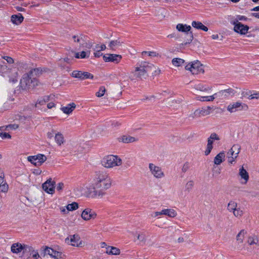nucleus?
<instances>
[{
    "label": "nucleus",
    "mask_w": 259,
    "mask_h": 259,
    "mask_svg": "<svg viewBox=\"0 0 259 259\" xmlns=\"http://www.w3.org/2000/svg\"><path fill=\"white\" fill-rule=\"evenodd\" d=\"M95 52L94 53V56L96 58H99L100 56H103V53H101V52L98 51V50H94Z\"/></svg>",
    "instance_id": "nucleus-60"
},
{
    "label": "nucleus",
    "mask_w": 259,
    "mask_h": 259,
    "mask_svg": "<svg viewBox=\"0 0 259 259\" xmlns=\"http://www.w3.org/2000/svg\"><path fill=\"white\" fill-rule=\"evenodd\" d=\"M111 184L112 180L107 173L101 171L96 172L93 183L95 188L107 190L111 187Z\"/></svg>",
    "instance_id": "nucleus-2"
},
{
    "label": "nucleus",
    "mask_w": 259,
    "mask_h": 259,
    "mask_svg": "<svg viewBox=\"0 0 259 259\" xmlns=\"http://www.w3.org/2000/svg\"><path fill=\"white\" fill-rule=\"evenodd\" d=\"M37 85V81L35 78L29 74H24L20 80V85L22 89L26 90Z\"/></svg>",
    "instance_id": "nucleus-4"
},
{
    "label": "nucleus",
    "mask_w": 259,
    "mask_h": 259,
    "mask_svg": "<svg viewBox=\"0 0 259 259\" xmlns=\"http://www.w3.org/2000/svg\"><path fill=\"white\" fill-rule=\"evenodd\" d=\"M248 19L244 16L237 15L236 18L231 22L234 26L237 25V23H241L239 21H247Z\"/></svg>",
    "instance_id": "nucleus-34"
},
{
    "label": "nucleus",
    "mask_w": 259,
    "mask_h": 259,
    "mask_svg": "<svg viewBox=\"0 0 259 259\" xmlns=\"http://www.w3.org/2000/svg\"><path fill=\"white\" fill-rule=\"evenodd\" d=\"M78 204L76 202H73L72 203L68 204L66 206V209L67 211L76 210L77 208H78Z\"/></svg>",
    "instance_id": "nucleus-36"
},
{
    "label": "nucleus",
    "mask_w": 259,
    "mask_h": 259,
    "mask_svg": "<svg viewBox=\"0 0 259 259\" xmlns=\"http://www.w3.org/2000/svg\"><path fill=\"white\" fill-rule=\"evenodd\" d=\"M44 251L45 253L50 255L54 258L60 259L63 258V255L61 252L56 251L52 248L46 246L45 247Z\"/></svg>",
    "instance_id": "nucleus-15"
},
{
    "label": "nucleus",
    "mask_w": 259,
    "mask_h": 259,
    "mask_svg": "<svg viewBox=\"0 0 259 259\" xmlns=\"http://www.w3.org/2000/svg\"><path fill=\"white\" fill-rule=\"evenodd\" d=\"M185 69L191 71L193 74L203 73L204 72L203 65L198 60L187 64L185 66Z\"/></svg>",
    "instance_id": "nucleus-5"
},
{
    "label": "nucleus",
    "mask_w": 259,
    "mask_h": 259,
    "mask_svg": "<svg viewBox=\"0 0 259 259\" xmlns=\"http://www.w3.org/2000/svg\"><path fill=\"white\" fill-rule=\"evenodd\" d=\"M137 239L140 241L145 242L146 241V235L143 233L138 234L137 236Z\"/></svg>",
    "instance_id": "nucleus-48"
},
{
    "label": "nucleus",
    "mask_w": 259,
    "mask_h": 259,
    "mask_svg": "<svg viewBox=\"0 0 259 259\" xmlns=\"http://www.w3.org/2000/svg\"><path fill=\"white\" fill-rule=\"evenodd\" d=\"M236 208L237 203L234 201H230L228 204L227 208L230 211L233 212Z\"/></svg>",
    "instance_id": "nucleus-38"
},
{
    "label": "nucleus",
    "mask_w": 259,
    "mask_h": 259,
    "mask_svg": "<svg viewBox=\"0 0 259 259\" xmlns=\"http://www.w3.org/2000/svg\"><path fill=\"white\" fill-rule=\"evenodd\" d=\"M185 61L180 58H174L172 60V63L175 66H180L184 63Z\"/></svg>",
    "instance_id": "nucleus-37"
},
{
    "label": "nucleus",
    "mask_w": 259,
    "mask_h": 259,
    "mask_svg": "<svg viewBox=\"0 0 259 259\" xmlns=\"http://www.w3.org/2000/svg\"><path fill=\"white\" fill-rule=\"evenodd\" d=\"M241 147L239 145H234L231 149L229 150L228 154L231 155V156H235V157H237L238 154L240 152Z\"/></svg>",
    "instance_id": "nucleus-25"
},
{
    "label": "nucleus",
    "mask_w": 259,
    "mask_h": 259,
    "mask_svg": "<svg viewBox=\"0 0 259 259\" xmlns=\"http://www.w3.org/2000/svg\"><path fill=\"white\" fill-rule=\"evenodd\" d=\"M217 94H214L212 96H198L197 97V100H199L200 101H212L214 99V96L217 95Z\"/></svg>",
    "instance_id": "nucleus-31"
},
{
    "label": "nucleus",
    "mask_w": 259,
    "mask_h": 259,
    "mask_svg": "<svg viewBox=\"0 0 259 259\" xmlns=\"http://www.w3.org/2000/svg\"><path fill=\"white\" fill-rule=\"evenodd\" d=\"M189 167H190V164H189V163L188 162H185L184 164V165H183V167L182 168V172H183L184 173L186 172L188 170Z\"/></svg>",
    "instance_id": "nucleus-47"
},
{
    "label": "nucleus",
    "mask_w": 259,
    "mask_h": 259,
    "mask_svg": "<svg viewBox=\"0 0 259 259\" xmlns=\"http://www.w3.org/2000/svg\"><path fill=\"white\" fill-rule=\"evenodd\" d=\"M119 141L124 143H131L137 141L138 139L134 137L124 135L118 138Z\"/></svg>",
    "instance_id": "nucleus-22"
},
{
    "label": "nucleus",
    "mask_w": 259,
    "mask_h": 259,
    "mask_svg": "<svg viewBox=\"0 0 259 259\" xmlns=\"http://www.w3.org/2000/svg\"><path fill=\"white\" fill-rule=\"evenodd\" d=\"M237 157H235V156L234 155V156H232L231 157H229V162L230 163H232L233 162H234L235 160V159Z\"/></svg>",
    "instance_id": "nucleus-61"
},
{
    "label": "nucleus",
    "mask_w": 259,
    "mask_h": 259,
    "mask_svg": "<svg viewBox=\"0 0 259 259\" xmlns=\"http://www.w3.org/2000/svg\"><path fill=\"white\" fill-rule=\"evenodd\" d=\"M45 103V101H44V100L43 99V98L41 97V98H39L38 100H37V101L35 104V106L36 107H38V105H43Z\"/></svg>",
    "instance_id": "nucleus-57"
},
{
    "label": "nucleus",
    "mask_w": 259,
    "mask_h": 259,
    "mask_svg": "<svg viewBox=\"0 0 259 259\" xmlns=\"http://www.w3.org/2000/svg\"><path fill=\"white\" fill-rule=\"evenodd\" d=\"M209 138L212 140H219L220 138L217 134L215 133H212L210 135Z\"/></svg>",
    "instance_id": "nucleus-56"
},
{
    "label": "nucleus",
    "mask_w": 259,
    "mask_h": 259,
    "mask_svg": "<svg viewBox=\"0 0 259 259\" xmlns=\"http://www.w3.org/2000/svg\"><path fill=\"white\" fill-rule=\"evenodd\" d=\"M147 54L150 57H156L158 55V54H157L155 52H147V51H143L142 53V55H144V54Z\"/></svg>",
    "instance_id": "nucleus-45"
},
{
    "label": "nucleus",
    "mask_w": 259,
    "mask_h": 259,
    "mask_svg": "<svg viewBox=\"0 0 259 259\" xmlns=\"http://www.w3.org/2000/svg\"><path fill=\"white\" fill-rule=\"evenodd\" d=\"M192 26L197 29H201L204 31H208V28L199 21H193Z\"/></svg>",
    "instance_id": "nucleus-29"
},
{
    "label": "nucleus",
    "mask_w": 259,
    "mask_h": 259,
    "mask_svg": "<svg viewBox=\"0 0 259 259\" xmlns=\"http://www.w3.org/2000/svg\"><path fill=\"white\" fill-rule=\"evenodd\" d=\"M97 216L95 211L90 208H86L82 211V219L84 221H89L91 219H94Z\"/></svg>",
    "instance_id": "nucleus-13"
},
{
    "label": "nucleus",
    "mask_w": 259,
    "mask_h": 259,
    "mask_svg": "<svg viewBox=\"0 0 259 259\" xmlns=\"http://www.w3.org/2000/svg\"><path fill=\"white\" fill-rule=\"evenodd\" d=\"M82 48L84 50L82 51V59L88 58L91 53V48L92 47L93 42L90 40L87 36H84L82 37Z\"/></svg>",
    "instance_id": "nucleus-6"
},
{
    "label": "nucleus",
    "mask_w": 259,
    "mask_h": 259,
    "mask_svg": "<svg viewBox=\"0 0 259 259\" xmlns=\"http://www.w3.org/2000/svg\"><path fill=\"white\" fill-rule=\"evenodd\" d=\"M110 252L109 254L117 255L120 254V250L115 247H109Z\"/></svg>",
    "instance_id": "nucleus-41"
},
{
    "label": "nucleus",
    "mask_w": 259,
    "mask_h": 259,
    "mask_svg": "<svg viewBox=\"0 0 259 259\" xmlns=\"http://www.w3.org/2000/svg\"><path fill=\"white\" fill-rule=\"evenodd\" d=\"M153 69H155L154 66L149 62L143 61L138 64L134 71L131 72L129 78L131 80L142 79L148 76L147 73Z\"/></svg>",
    "instance_id": "nucleus-1"
},
{
    "label": "nucleus",
    "mask_w": 259,
    "mask_h": 259,
    "mask_svg": "<svg viewBox=\"0 0 259 259\" xmlns=\"http://www.w3.org/2000/svg\"><path fill=\"white\" fill-rule=\"evenodd\" d=\"M149 168L154 177L159 179L164 177V173L160 167L156 166L153 163H150Z\"/></svg>",
    "instance_id": "nucleus-10"
},
{
    "label": "nucleus",
    "mask_w": 259,
    "mask_h": 259,
    "mask_svg": "<svg viewBox=\"0 0 259 259\" xmlns=\"http://www.w3.org/2000/svg\"><path fill=\"white\" fill-rule=\"evenodd\" d=\"M246 234V231L245 230H241L236 236V240L238 243H242L244 238L245 234Z\"/></svg>",
    "instance_id": "nucleus-32"
},
{
    "label": "nucleus",
    "mask_w": 259,
    "mask_h": 259,
    "mask_svg": "<svg viewBox=\"0 0 259 259\" xmlns=\"http://www.w3.org/2000/svg\"><path fill=\"white\" fill-rule=\"evenodd\" d=\"M106 91V89L104 87H101L98 92L96 93V96L98 97H102Z\"/></svg>",
    "instance_id": "nucleus-43"
},
{
    "label": "nucleus",
    "mask_w": 259,
    "mask_h": 259,
    "mask_svg": "<svg viewBox=\"0 0 259 259\" xmlns=\"http://www.w3.org/2000/svg\"><path fill=\"white\" fill-rule=\"evenodd\" d=\"M225 155L224 152H221L216 155L214 158V163L216 165L220 164L224 160Z\"/></svg>",
    "instance_id": "nucleus-28"
},
{
    "label": "nucleus",
    "mask_w": 259,
    "mask_h": 259,
    "mask_svg": "<svg viewBox=\"0 0 259 259\" xmlns=\"http://www.w3.org/2000/svg\"><path fill=\"white\" fill-rule=\"evenodd\" d=\"M248 106L246 104H242L240 102H236L229 104L227 107V110L230 113H233L237 111L247 110Z\"/></svg>",
    "instance_id": "nucleus-9"
},
{
    "label": "nucleus",
    "mask_w": 259,
    "mask_h": 259,
    "mask_svg": "<svg viewBox=\"0 0 259 259\" xmlns=\"http://www.w3.org/2000/svg\"><path fill=\"white\" fill-rule=\"evenodd\" d=\"M194 182L192 180L188 181L185 185V190L189 192L194 186Z\"/></svg>",
    "instance_id": "nucleus-39"
},
{
    "label": "nucleus",
    "mask_w": 259,
    "mask_h": 259,
    "mask_svg": "<svg viewBox=\"0 0 259 259\" xmlns=\"http://www.w3.org/2000/svg\"><path fill=\"white\" fill-rule=\"evenodd\" d=\"M103 58L105 62L118 63L120 61L122 57L120 55L108 54L103 55Z\"/></svg>",
    "instance_id": "nucleus-12"
},
{
    "label": "nucleus",
    "mask_w": 259,
    "mask_h": 259,
    "mask_svg": "<svg viewBox=\"0 0 259 259\" xmlns=\"http://www.w3.org/2000/svg\"><path fill=\"white\" fill-rule=\"evenodd\" d=\"M27 245L19 243H14L11 246V251L15 253H18L23 250H26Z\"/></svg>",
    "instance_id": "nucleus-19"
},
{
    "label": "nucleus",
    "mask_w": 259,
    "mask_h": 259,
    "mask_svg": "<svg viewBox=\"0 0 259 259\" xmlns=\"http://www.w3.org/2000/svg\"><path fill=\"white\" fill-rule=\"evenodd\" d=\"M123 44V41H122L120 39H117L116 40H111L109 44V47L112 50H115L119 47L121 46Z\"/></svg>",
    "instance_id": "nucleus-23"
},
{
    "label": "nucleus",
    "mask_w": 259,
    "mask_h": 259,
    "mask_svg": "<svg viewBox=\"0 0 259 259\" xmlns=\"http://www.w3.org/2000/svg\"><path fill=\"white\" fill-rule=\"evenodd\" d=\"M249 29V27L247 25L242 24V23H237L234 27V30L239 33L241 34H246Z\"/></svg>",
    "instance_id": "nucleus-16"
},
{
    "label": "nucleus",
    "mask_w": 259,
    "mask_h": 259,
    "mask_svg": "<svg viewBox=\"0 0 259 259\" xmlns=\"http://www.w3.org/2000/svg\"><path fill=\"white\" fill-rule=\"evenodd\" d=\"M33 259H37L39 257V255L37 251L33 250L31 252Z\"/></svg>",
    "instance_id": "nucleus-55"
},
{
    "label": "nucleus",
    "mask_w": 259,
    "mask_h": 259,
    "mask_svg": "<svg viewBox=\"0 0 259 259\" xmlns=\"http://www.w3.org/2000/svg\"><path fill=\"white\" fill-rule=\"evenodd\" d=\"M101 163L106 168H112L120 166L122 162L120 158L116 155H110L104 157L101 161Z\"/></svg>",
    "instance_id": "nucleus-3"
},
{
    "label": "nucleus",
    "mask_w": 259,
    "mask_h": 259,
    "mask_svg": "<svg viewBox=\"0 0 259 259\" xmlns=\"http://www.w3.org/2000/svg\"><path fill=\"white\" fill-rule=\"evenodd\" d=\"M24 18L21 14L14 15L11 17V21L16 25L20 24L23 21Z\"/></svg>",
    "instance_id": "nucleus-27"
},
{
    "label": "nucleus",
    "mask_w": 259,
    "mask_h": 259,
    "mask_svg": "<svg viewBox=\"0 0 259 259\" xmlns=\"http://www.w3.org/2000/svg\"><path fill=\"white\" fill-rule=\"evenodd\" d=\"M64 187V184L63 183H59L57 185L56 189L57 191H61Z\"/></svg>",
    "instance_id": "nucleus-59"
},
{
    "label": "nucleus",
    "mask_w": 259,
    "mask_h": 259,
    "mask_svg": "<svg viewBox=\"0 0 259 259\" xmlns=\"http://www.w3.org/2000/svg\"><path fill=\"white\" fill-rule=\"evenodd\" d=\"M3 59L6 60L7 62L9 64H12L14 63V60L12 58L8 56H4L2 57Z\"/></svg>",
    "instance_id": "nucleus-52"
},
{
    "label": "nucleus",
    "mask_w": 259,
    "mask_h": 259,
    "mask_svg": "<svg viewBox=\"0 0 259 259\" xmlns=\"http://www.w3.org/2000/svg\"><path fill=\"white\" fill-rule=\"evenodd\" d=\"M75 104L73 103L68 104L66 106L62 107L61 110L65 114H69L72 112L75 108Z\"/></svg>",
    "instance_id": "nucleus-24"
},
{
    "label": "nucleus",
    "mask_w": 259,
    "mask_h": 259,
    "mask_svg": "<svg viewBox=\"0 0 259 259\" xmlns=\"http://www.w3.org/2000/svg\"><path fill=\"white\" fill-rule=\"evenodd\" d=\"M197 90L201 91H207L208 90H210V88H205L204 86L199 84L197 85L196 88Z\"/></svg>",
    "instance_id": "nucleus-50"
},
{
    "label": "nucleus",
    "mask_w": 259,
    "mask_h": 259,
    "mask_svg": "<svg viewBox=\"0 0 259 259\" xmlns=\"http://www.w3.org/2000/svg\"><path fill=\"white\" fill-rule=\"evenodd\" d=\"M8 185L6 183H3L2 184L0 185V192H4L6 193L8 190Z\"/></svg>",
    "instance_id": "nucleus-44"
},
{
    "label": "nucleus",
    "mask_w": 259,
    "mask_h": 259,
    "mask_svg": "<svg viewBox=\"0 0 259 259\" xmlns=\"http://www.w3.org/2000/svg\"><path fill=\"white\" fill-rule=\"evenodd\" d=\"M103 190H104L101 189H100L99 191L96 190L97 193L96 194V197L99 196L102 197L105 194V193L103 192Z\"/></svg>",
    "instance_id": "nucleus-58"
},
{
    "label": "nucleus",
    "mask_w": 259,
    "mask_h": 259,
    "mask_svg": "<svg viewBox=\"0 0 259 259\" xmlns=\"http://www.w3.org/2000/svg\"><path fill=\"white\" fill-rule=\"evenodd\" d=\"M54 106H55V104L53 102H50V103H48L47 105V107L49 109L52 108L53 107H54Z\"/></svg>",
    "instance_id": "nucleus-63"
},
{
    "label": "nucleus",
    "mask_w": 259,
    "mask_h": 259,
    "mask_svg": "<svg viewBox=\"0 0 259 259\" xmlns=\"http://www.w3.org/2000/svg\"><path fill=\"white\" fill-rule=\"evenodd\" d=\"M80 237L78 235H74L70 236V238H67L65 239V242L72 246H78L81 241H79Z\"/></svg>",
    "instance_id": "nucleus-17"
},
{
    "label": "nucleus",
    "mask_w": 259,
    "mask_h": 259,
    "mask_svg": "<svg viewBox=\"0 0 259 259\" xmlns=\"http://www.w3.org/2000/svg\"><path fill=\"white\" fill-rule=\"evenodd\" d=\"M162 213L171 218H174L177 215V213L175 210L171 209H163L162 210Z\"/></svg>",
    "instance_id": "nucleus-30"
},
{
    "label": "nucleus",
    "mask_w": 259,
    "mask_h": 259,
    "mask_svg": "<svg viewBox=\"0 0 259 259\" xmlns=\"http://www.w3.org/2000/svg\"><path fill=\"white\" fill-rule=\"evenodd\" d=\"M238 175L243 180L241 182V183L242 184H246L249 180V174L248 172L244 168L243 166H242L239 169Z\"/></svg>",
    "instance_id": "nucleus-18"
},
{
    "label": "nucleus",
    "mask_w": 259,
    "mask_h": 259,
    "mask_svg": "<svg viewBox=\"0 0 259 259\" xmlns=\"http://www.w3.org/2000/svg\"><path fill=\"white\" fill-rule=\"evenodd\" d=\"M234 215L237 218H240L243 215V211L240 208H236L235 210L233 211Z\"/></svg>",
    "instance_id": "nucleus-42"
},
{
    "label": "nucleus",
    "mask_w": 259,
    "mask_h": 259,
    "mask_svg": "<svg viewBox=\"0 0 259 259\" xmlns=\"http://www.w3.org/2000/svg\"><path fill=\"white\" fill-rule=\"evenodd\" d=\"M236 92L232 88H229L226 90H222L219 92L218 94L221 97H228L230 95H233Z\"/></svg>",
    "instance_id": "nucleus-21"
},
{
    "label": "nucleus",
    "mask_w": 259,
    "mask_h": 259,
    "mask_svg": "<svg viewBox=\"0 0 259 259\" xmlns=\"http://www.w3.org/2000/svg\"><path fill=\"white\" fill-rule=\"evenodd\" d=\"M71 75L74 77H76V78H80L81 77V75L80 74V72L78 71H73L72 72Z\"/></svg>",
    "instance_id": "nucleus-54"
},
{
    "label": "nucleus",
    "mask_w": 259,
    "mask_h": 259,
    "mask_svg": "<svg viewBox=\"0 0 259 259\" xmlns=\"http://www.w3.org/2000/svg\"><path fill=\"white\" fill-rule=\"evenodd\" d=\"M94 75L88 72H82V80L84 79H93Z\"/></svg>",
    "instance_id": "nucleus-40"
},
{
    "label": "nucleus",
    "mask_w": 259,
    "mask_h": 259,
    "mask_svg": "<svg viewBox=\"0 0 259 259\" xmlns=\"http://www.w3.org/2000/svg\"><path fill=\"white\" fill-rule=\"evenodd\" d=\"M212 148H213L212 145H207L206 149L204 152L205 155H208V154H209V153H210Z\"/></svg>",
    "instance_id": "nucleus-51"
},
{
    "label": "nucleus",
    "mask_w": 259,
    "mask_h": 259,
    "mask_svg": "<svg viewBox=\"0 0 259 259\" xmlns=\"http://www.w3.org/2000/svg\"><path fill=\"white\" fill-rule=\"evenodd\" d=\"M106 47L105 45H102L100 46L99 45H97L96 46L95 48L94 49V50H98L100 52L102 51H104L106 49Z\"/></svg>",
    "instance_id": "nucleus-46"
},
{
    "label": "nucleus",
    "mask_w": 259,
    "mask_h": 259,
    "mask_svg": "<svg viewBox=\"0 0 259 259\" xmlns=\"http://www.w3.org/2000/svg\"><path fill=\"white\" fill-rule=\"evenodd\" d=\"M0 137L3 139H11V135L6 133H0Z\"/></svg>",
    "instance_id": "nucleus-49"
},
{
    "label": "nucleus",
    "mask_w": 259,
    "mask_h": 259,
    "mask_svg": "<svg viewBox=\"0 0 259 259\" xmlns=\"http://www.w3.org/2000/svg\"><path fill=\"white\" fill-rule=\"evenodd\" d=\"M4 174L2 173L1 175H0V185L2 184L4 182Z\"/></svg>",
    "instance_id": "nucleus-62"
},
{
    "label": "nucleus",
    "mask_w": 259,
    "mask_h": 259,
    "mask_svg": "<svg viewBox=\"0 0 259 259\" xmlns=\"http://www.w3.org/2000/svg\"><path fill=\"white\" fill-rule=\"evenodd\" d=\"M177 29L183 32L187 33V35L188 37L187 39L188 41L186 42L185 44H190L193 39V35L192 32L189 33L191 29V27L190 25L183 24H178L176 26Z\"/></svg>",
    "instance_id": "nucleus-8"
},
{
    "label": "nucleus",
    "mask_w": 259,
    "mask_h": 259,
    "mask_svg": "<svg viewBox=\"0 0 259 259\" xmlns=\"http://www.w3.org/2000/svg\"><path fill=\"white\" fill-rule=\"evenodd\" d=\"M55 140L58 146H61L65 142L64 136L60 133H55Z\"/></svg>",
    "instance_id": "nucleus-26"
},
{
    "label": "nucleus",
    "mask_w": 259,
    "mask_h": 259,
    "mask_svg": "<svg viewBox=\"0 0 259 259\" xmlns=\"http://www.w3.org/2000/svg\"><path fill=\"white\" fill-rule=\"evenodd\" d=\"M96 189V188H95L94 186H84V188H83V195L87 197H96V194L97 193L96 190H95Z\"/></svg>",
    "instance_id": "nucleus-14"
},
{
    "label": "nucleus",
    "mask_w": 259,
    "mask_h": 259,
    "mask_svg": "<svg viewBox=\"0 0 259 259\" xmlns=\"http://www.w3.org/2000/svg\"><path fill=\"white\" fill-rule=\"evenodd\" d=\"M247 242L250 245L257 244L258 243V238L257 236L254 235L248 238Z\"/></svg>",
    "instance_id": "nucleus-33"
},
{
    "label": "nucleus",
    "mask_w": 259,
    "mask_h": 259,
    "mask_svg": "<svg viewBox=\"0 0 259 259\" xmlns=\"http://www.w3.org/2000/svg\"><path fill=\"white\" fill-rule=\"evenodd\" d=\"M55 182L52 179H48L42 184L43 190L49 194H53L55 191Z\"/></svg>",
    "instance_id": "nucleus-11"
},
{
    "label": "nucleus",
    "mask_w": 259,
    "mask_h": 259,
    "mask_svg": "<svg viewBox=\"0 0 259 259\" xmlns=\"http://www.w3.org/2000/svg\"><path fill=\"white\" fill-rule=\"evenodd\" d=\"M42 98L44 100V101H45V103L46 102H49L50 101V96H44V97H42Z\"/></svg>",
    "instance_id": "nucleus-64"
},
{
    "label": "nucleus",
    "mask_w": 259,
    "mask_h": 259,
    "mask_svg": "<svg viewBox=\"0 0 259 259\" xmlns=\"http://www.w3.org/2000/svg\"><path fill=\"white\" fill-rule=\"evenodd\" d=\"M47 157L45 155L41 154H38L36 155L29 156L27 157L28 161L36 166H40L47 160Z\"/></svg>",
    "instance_id": "nucleus-7"
},
{
    "label": "nucleus",
    "mask_w": 259,
    "mask_h": 259,
    "mask_svg": "<svg viewBox=\"0 0 259 259\" xmlns=\"http://www.w3.org/2000/svg\"><path fill=\"white\" fill-rule=\"evenodd\" d=\"M42 70H40L39 68H34L32 70H31L28 73L33 78H34V77L38 76L39 74L41 73Z\"/></svg>",
    "instance_id": "nucleus-35"
},
{
    "label": "nucleus",
    "mask_w": 259,
    "mask_h": 259,
    "mask_svg": "<svg viewBox=\"0 0 259 259\" xmlns=\"http://www.w3.org/2000/svg\"><path fill=\"white\" fill-rule=\"evenodd\" d=\"M249 99H259V93H254L251 94L249 97Z\"/></svg>",
    "instance_id": "nucleus-53"
},
{
    "label": "nucleus",
    "mask_w": 259,
    "mask_h": 259,
    "mask_svg": "<svg viewBox=\"0 0 259 259\" xmlns=\"http://www.w3.org/2000/svg\"><path fill=\"white\" fill-rule=\"evenodd\" d=\"M210 112L208 111L205 108H202L201 110L197 109L195 111L193 114L192 115L193 118L195 117H199L201 116H204L210 114Z\"/></svg>",
    "instance_id": "nucleus-20"
}]
</instances>
